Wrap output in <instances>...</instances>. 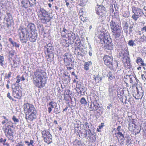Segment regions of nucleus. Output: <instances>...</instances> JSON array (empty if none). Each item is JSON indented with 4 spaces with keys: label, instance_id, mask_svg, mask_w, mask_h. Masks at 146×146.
<instances>
[{
    "label": "nucleus",
    "instance_id": "1",
    "mask_svg": "<svg viewBox=\"0 0 146 146\" xmlns=\"http://www.w3.org/2000/svg\"><path fill=\"white\" fill-rule=\"evenodd\" d=\"M33 74V81L35 85L38 88L43 87L46 80V73L42 70L38 69L34 72Z\"/></svg>",
    "mask_w": 146,
    "mask_h": 146
},
{
    "label": "nucleus",
    "instance_id": "2",
    "mask_svg": "<svg viewBox=\"0 0 146 146\" xmlns=\"http://www.w3.org/2000/svg\"><path fill=\"white\" fill-rule=\"evenodd\" d=\"M19 34L20 35V40L22 43H26L27 41V36L29 40L31 42L36 41L37 38V32H29L26 28L21 27L19 29Z\"/></svg>",
    "mask_w": 146,
    "mask_h": 146
},
{
    "label": "nucleus",
    "instance_id": "3",
    "mask_svg": "<svg viewBox=\"0 0 146 146\" xmlns=\"http://www.w3.org/2000/svg\"><path fill=\"white\" fill-rule=\"evenodd\" d=\"M115 16L112 17L111 20L110 22V27L112 33H113L114 40L115 41L119 42L123 38L121 35L122 29L116 23V20H115Z\"/></svg>",
    "mask_w": 146,
    "mask_h": 146
},
{
    "label": "nucleus",
    "instance_id": "4",
    "mask_svg": "<svg viewBox=\"0 0 146 146\" xmlns=\"http://www.w3.org/2000/svg\"><path fill=\"white\" fill-rule=\"evenodd\" d=\"M38 15L41 22L44 24H47L50 20V14L43 8H40Z\"/></svg>",
    "mask_w": 146,
    "mask_h": 146
},
{
    "label": "nucleus",
    "instance_id": "5",
    "mask_svg": "<svg viewBox=\"0 0 146 146\" xmlns=\"http://www.w3.org/2000/svg\"><path fill=\"white\" fill-rule=\"evenodd\" d=\"M100 41L103 45L104 44V47L106 49L109 50L112 49L113 44L112 43V40L109 37V35L104 36L101 39Z\"/></svg>",
    "mask_w": 146,
    "mask_h": 146
},
{
    "label": "nucleus",
    "instance_id": "6",
    "mask_svg": "<svg viewBox=\"0 0 146 146\" xmlns=\"http://www.w3.org/2000/svg\"><path fill=\"white\" fill-rule=\"evenodd\" d=\"M89 109L90 111H98V112L99 113L102 111L103 108L102 107L100 106L96 100H94L91 102Z\"/></svg>",
    "mask_w": 146,
    "mask_h": 146
},
{
    "label": "nucleus",
    "instance_id": "7",
    "mask_svg": "<svg viewBox=\"0 0 146 146\" xmlns=\"http://www.w3.org/2000/svg\"><path fill=\"white\" fill-rule=\"evenodd\" d=\"M24 110L26 111V113H37V110L33 105L27 103L23 105Z\"/></svg>",
    "mask_w": 146,
    "mask_h": 146
},
{
    "label": "nucleus",
    "instance_id": "8",
    "mask_svg": "<svg viewBox=\"0 0 146 146\" xmlns=\"http://www.w3.org/2000/svg\"><path fill=\"white\" fill-rule=\"evenodd\" d=\"M113 58L112 56L105 55L103 58L104 64L110 69H112L113 67Z\"/></svg>",
    "mask_w": 146,
    "mask_h": 146
},
{
    "label": "nucleus",
    "instance_id": "9",
    "mask_svg": "<svg viewBox=\"0 0 146 146\" xmlns=\"http://www.w3.org/2000/svg\"><path fill=\"white\" fill-rule=\"evenodd\" d=\"M96 11L97 14L102 17L105 15L106 13L105 8L102 5H100L96 7Z\"/></svg>",
    "mask_w": 146,
    "mask_h": 146
},
{
    "label": "nucleus",
    "instance_id": "10",
    "mask_svg": "<svg viewBox=\"0 0 146 146\" xmlns=\"http://www.w3.org/2000/svg\"><path fill=\"white\" fill-rule=\"evenodd\" d=\"M125 66L127 68L131 67L130 58L127 56H124L122 58Z\"/></svg>",
    "mask_w": 146,
    "mask_h": 146
},
{
    "label": "nucleus",
    "instance_id": "11",
    "mask_svg": "<svg viewBox=\"0 0 146 146\" xmlns=\"http://www.w3.org/2000/svg\"><path fill=\"white\" fill-rule=\"evenodd\" d=\"M13 90L12 94L13 97L15 98L20 99L22 96L21 91L17 90L16 88H13Z\"/></svg>",
    "mask_w": 146,
    "mask_h": 146
},
{
    "label": "nucleus",
    "instance_id": "12",
    "mask_svg": "<svg viewBox=\"0 0 146 146\" xmlns=\"http://www.w3.org/2000/svg\"><path fill=\"white\" fill-rule=\"evenodd\" d=\"M4 132L6 137L8 138L9 139L11 140L13 137V132L11 128H5Z\"/></svg>",
    "mask_w": 146,
    "mask_h": 146
},
{
    "label": "nucleus",
    "instance_id": "13",
    "mask_svg": "<svg viewBox=\"0 0 146 146\" xmlns=\"http://www.w3.org/2000/svg\"><path fill=\"white\" fill-rule=\"evenodd\" d=\"M36 117V113H26L25 114V119L28 121H32Z\"/></svg>",
    "mask_w": 146,
    "mask_h": 146
},
{
    "label": "nucleus",
    "instance_id": "14",
    "mask_svg": "<svg viewBox=\"0 0 146 146\" xmlns=\"http://www.w3.org/2000/svg\"><path fill=\"white\" fill-rule=\"evenodd\" d=\"M132 11L134 14L137 15L139 16H141L143 13L142 10L135 7H133Z\"/></svg>",
    "mask_w": 146,
    "mask_h": 146
},
{
    "label": "nucleus",
    "instance_id": "15",
    "mask_svg": "<svg viewBox=\"0 0 146 146\" xmlns=\"http://www.w3.org/2000/svg\"><path fill=\"white\" fill-rule=\"evenodd\" d=\"M48 106V111L49 113H50L52 111V108H53L54 107H57V104L54 102L51 101L49 103Z\"/></svg>",
    "mask_w": 146,
    "mask_h": 146
},
{
    "label": "nucleus",
    "instance_id": "16",
    "mask_svg": "<svg viewBox=\"0 0 146 146\" xmlns=\"http://www.w3.org/2000/svg\"><path fill=\"white\" fill-rule=\"evenodd\" d=\"M44 49L45 51H46L47 53L52 52L53 50V48L52 44L50 43L45 45L44 46Z\"/></svg>",
    "mask_w": 146,
    "mask_h": 146
},
{
    "label": "nucleus",
    "instance_id": "17",
    "mask_svg": "<svg viewBox=\"0 0 146 146\" xmlns=\"http://www.w3.org/2000/svg\"><path fill=\"white\" fill-rule=\"evenodd\" d=\"M64 60L65 64L66 66H70V62H72V60L71 58L68 57L66 54H64Z\"/></svg>",
    "mask_w": 146,
    "mask_h": 146
},
{
    "label": "nucleus",
    "instance_id": "18",
    "mask_svg": "<svg viewBox=\"0 0 146 146\" xmlns=\"http://www.w3.org/2000/svg\"><path fill=\"white\" fill-rule=\"evenodd\" d=\"M123 29L125 33H127L128 31V28L130 26H129V24L128 23L127 21H124L123 23Z\"/></svg>",
    "mask_w": 146,
    "mask_h": 146
},
{
    "label": "nucleus",
    "instance_id": "19",
    "mask_svg": "<svg viewBox=\"0 0 146 146\" xmlns=\"http://www.w3.org/2000/svg\"><path fill=\"white\" fill-rule=\"evenodd\" d=\"M35 27V25L33 24H29L27 26V28L30 29V31H29V32H37L36 28Z\"/></svg>",
    "mask_w": 146,
    "mask_h": 146
},
{
    "label": "nucleus",
    "instance_id": "20",
    "mask_svg": "<svg viewBox=\"0 0 146 146\" xmlns=\"http://www.w3.org/2000/svg\"><path fill=\"white\" fill-rule=\"evenodd\" d=\"M52 136L50 134L45 137V138H44V140L45 142L49 144L52 142Z\"/></svg>",
    "mask_w": 146,
    "mask_h": 146
},
{
    "label": "nucleus",
    "instance_id": "21",
    "mask_svg": "<svg viewBox=\"0 0 146 146\" xmlns=\"http://www.w3.org/2000/svg\"><path fill=\"white\" fill-rule=\"evenodd\" d=\"M77 91H79L80 94L81 95L84 94L85 92V87L83 86L80 85V86L77 88Z\"/></svg>",
    "mask_w": 146,
    "mask_h": 146
},
{
    "label": "nucleus",
    "instance_id": "22",
    "mask_svg": "<svg viewBox=\"0 0 146 146\" xmlns=\"http://www.w3.org/2000/svg\"><path fill=\"white\" fill-rule=\"evenodd\" d=\"M88 133L89 134L91 133V131L90 129L82 131L80 133L81 136L82 138L86 137L87 136V133Z\"/></svg>",
    "mask_w": 146,
    "mask_h": 146
},
{
    "label": "nucleus",
    "instance_id": "23",
    "mask_svg": "<svg viewBox=\"0 0 146 146\" xmlns=\"http://www.w3.org/2000/svg\"><path fill=\"white\" fill-rule=\"evenodd\" d=\"M8 56L9 59H12V57L14 56L15 54V51L14 50L11 49V50H8Z\"/></svg>",
    "mask_w": 146,
    "mask_h": 146
},
{
    "label": "nucleus",
    "instance_id": "24",
    "mask_svg": "<svg viewBox=\"0 0 146 146\" xmlns=\"http://www.w3.org/2000/svg\"><path fill=\"white\" fill-rule=\"evenodd\" d=\"M92 64V62L91 61H89L88 62H85L84 65V70H88L89 69V66L91 65Z\"/></svg>",
    "mask_w": 146,
    "mask_h": 146
},
{
    "label": "nucleus",
    "instance_id": "25",
    "mask_svg": "<svg viewBox=\"0 0 146 146\" xmlns=\"http://www.w3.org/2000/svg\"><path fill=\"white\" fill-rule=\"evenodd\" d=\"M21 3L22 6L24 7L25 8L27 9L28 7V2L29 1L26 0H21Z\"/></svg>",
    "mask_w": 146,
    "mask_h": 146
},
{
    "label": "nucleus",
    "instance_id": "26",
    "mask_svg": "<svg viewBox=\"0 0 146 146\" xmlns=\"http://www.w3.org/2000/svg\"><path fill=\"white\" fill-rule=\"evenodd\" d=\"M136 41H137L139 43H141V42H144L146 41V39L145 38V35H143L141 36L139 39H135Z\"/></svg>",
    "mask_w": 146,
    "mask_h": 146
},
{
    "label": "nucleus",
    "instance_id": "27",
    "mask_svg": "<svg viewBox=\"0 0 146 146\" xmlns=\"http://www.w3.org/2000/svg\"><path fill=\"white\" fill-rule=\"evenodd\" d=\"M117 92V96L119 97H120V96H122L124 93L123 89L121 88H118Z\"/></svg>",
    "mask_w": 146,
    "mask_h": 146
},
{
    "label": "nucleus",
    "instance_id": "28",
    "mask_svg": "<svg viewBox=\"0 0 146 146\" xmlns=\"http://www.w3.org/2000/svg\"><path fill=\"white\" fill-rule=\"evenodd\" d=\"M86 54V51H85L84 50L81 49L79 50L78 52H77V54L81 56H84Z\"/></svg>",
    "mask_w": 146,
    "mask_h": 146
},
{
    "label": "nucleus",
    "instance_id": "29",
    "mask_svg": "<svg viewBox=\"0 0 146 146\" xmlns=\"http://www.w3.org/2000/svg\"><path fill=\"white\" fill-rule=\"evenodd\" d=\"M7 126L5 128H11V127H13V123L11 121H7L6 123Z\"/></svg>",
    "mask_w": 146,
    "mask_h": 146
},
{
    "label": "nucleus",
    "instance_id": "30",
    "mask_svg": "<svg viewBox=\"0 0 146 146\" xmlns=\"http://www.w3.org/2000/svg\"><path fill=\"white\" fill-rule=\"evenodd\" d=\"M42 137L43 139L46 137L48 135H49L50 133L49 132L47 131L46 130H44L42 131L41 132Z\"/></svg>",
    "mask_w": 146,
    "mask_h": 146
},
{
    "label": "nucleus",
    "instance_id": "31",
    "mask_svg": "<svg viewBox=\"0 0 146 146\" xmlns=\"http://www.w3.org/2000/svg\"><path fill=\"white\" fill-rule=\"evenodd\" d=\"M136 62L137 63H140L142 66H144L145 64H144V61L140 57H138L136 60Z\"/></svg>",
    "mask_w": 146,
    "mask_h": 146
},
{
    "label": "nucleus",
    "instance_id": "32",
    "mask_svg": "<svg viewBox=\"0 0 146 146\" xmlns=\"http://www.w3.org/2000/svg\"><path fill=\"white\" fill-rule=\"evenodd\" d=\"M127 76H128V77H129L130 79L131 83H133V81L136 79V78L133 75H129Z\"/></svg>",
    "mask_w": 146,
    "mask_h": 146
},
{
    "label": "nucleus",
    "instance_id": "33",
    "mask_svg": "<svg viewBox=\"0 0 146 146\" xmlns=\"http://www.w3.org/2000/svg\"><path fill=\"white\" fill-rule=\"evenodd\" d=\"M115 136L117 137V136H118L119 137H122V139H123L124 138L123 135L121 133V132L119 131H118L117 133H115L114 134Z\"/></svg>",
    "mask_w": 146,
    "mask_h": 146
},
{
    "label": "nucleus",
    "instance_id": "34",
    "mask_svg": "<svg viewBox=\"0 0 146 146\" xmlns=\"http://www.w3.org/2000/svg\"><path fill=\"white\" fill-rule=\"evenodd\" d=\"M70 36L69 35V37H70V40L74 41L76 39L75 35V34L72 33V34H70Z\"/></svg>",
    "mask_w": 146,
    "mask_h": 146
},
{
    "label": "nucleus",
    "instance_id": "35",
    "mask_svg": "<svg viewBox=\"0 0 146 146\" xmlns=\"http://www.w3.org/2000/svg\"><path fill=\"white\" fill-rule=\"evenodd\" d=\"M12 119L14 122H15V124H17V123L19 122V120L14 115L13 116Z\"/></svg>",
    "mask_w": 146,
    "mask_h": 146
},
{
    "label": "nucleus",
    "instance_id": "36",
    "mask_svg": "<svg viewBox=\"0 0 146 146\" xmlns=\"http://www.w3.org/2000/svg\"><path fill=\"white\" fill-rule=\"evenodd\" d=\"M80 102L82 104H86L87 103L84 97L81 98Z\"/></svg>",
    "mask_w": 146,
    "mask_h": 146
},
{
    "label": "nucleus",
    "instance_id": "37",
    "mask_svg": "<svg viewBox=\"0 0 146 146\" xmlns=\"http://www.w3.org/2000/svg\"><path fill=\"white\" fill-rule=\"evenodd\" d=\"M135 122L134 120H132V121L130 122L129 124V127H131L132 126L133 127H134L135 128Z\"/></svg>",
    "mask_w": 146,
    "mask_h": 146
},
{
    "label": "nucleus",
    "instance_id": "38",
    "mask_svg": "<svg viewBox=\"0 0 146 146\" xmlns=\"http://www.w3.org/2000/svg\"><path fill=\"white\" fill-rule=\"evenodd\" d=\"M31 1H32V3H31L29 1V3L30 6H33L35 5L36 4V0H31Z\"/></svg>",
    "mask_w": 146,
    "mask_h": 146
},
{
    "label": "nucleus",
    "instance_id": "39",
    "mask_svg": "<svg viewBox=\"0 0 146 146\" xmlns=\"http://www.w3.org/2000/svg\"><path fill=\"white\" fill-rule=\"evenodd\" d=\"M4 61V57L3 56L0 55V64L3 66V62Z\"/></svg>",
    "mask_w": 146,
    "mask_h": 146
},
{
    "label": "nucleus",
    "instance_id": "40",
    "mask_svg": "<svg viewBox=\"0 0 146 146\" xmlns=\"http://www.w3.org/2000/svg\"><path fill=\"white\" fill-rule=\"evenodd\" d=\"M139 16L138 15L134 14L132 16V18L135 21H137Z\"/></svg>",
    "mask_w": 146,
    "mask_h": 146
},
{
    "label": "nucleus",
    "instance_id": "41",
    "mask_svg": "<svg viewBox=\"0 0 146 146\" xmlns=\"http://www.w3.org/2000/svg\"><path fill=\"white\" fill-rule=\"evenodd\" d=\"M12 44L14 47H15L17 48H19V44L17 43L16 42L13 41L12 43L11 44Z\"/></svg>",
    "mask_w": 146,
    "mask_h": 146
},
{
    "label": "nucleus",
    "instance_id": "42",
    "mask_svg": "<svg viewBox=\"0 0 146 146\" xmlns=\"http://www.w3.org/2000/svg\"><path fill=\"white\" fill-rule=\"evenodd\" d=\"M136 89H137V90L138 88L137 87L136 88ZM133 96L137 99H138L139 98L140 95L139 94V92L138 91H137V94H135V96Z\"/></svg>",
    "mask_w": 146,
    "mask_h": 146
},
{
    "label": "nucleus",
    "instance_id": "43",
    "mask_svg": "<svg viewBox=\"0 0 146 146\" xmlns=\"http://www.w3.org/2000/svg\"><path fill=\"white\" fill-rule=\"evenodd\" d=\"M7 18L8 19V21L10 20L12 18L11 14L9 13H7Z\"/></svg>",
    "mask_w": 146,
    "mask_h": 146
},
{
    "label": "nucleus",
    "instance_id": "44",
    "mask_svg": "<svg viewBox=\"0 0 146 146\" xmlns=\"http://www.w3.org/2000/svg\"><path fill=\"white\" fill-rule=\"evenodd\" d=\"M57 107H55L54 110V112L56 114H58L60 112V110H58V108Z\"/></svg>",
    "mask_w": 146,
    "mask_h": 146
},
{
    "label": "nucleus",
    "instance_id": "45",
    "mask_svg": "<svg viewBox=\"0 0 146 146\" xmlns=\"http://www.w3.org/2000/svg\"><path fill=\"white\" fill-rule=\"evenodd\" d=\"M128 44L130 46H133L135 44L133 40H130L128 42Z\"/></svg>",
    "mask_w": 146,
    "mask_h": 146
},
{
    "label": "nucleus",
    "instance_id": "46",
    "mask_svg": "<svg viewBox=\"0 0 146 146\" xmlns=\"http://www.w3.org/2000/svg\"><path fill=\"white\" fill-rule=\"evenodd\" d=\"M11 72H10L7 76V73H6L5 74V78H7L8 79H9L11 77Z\"/></svg>",
    "mask_w": 146,
    "mask_h": 146
},
{
    "label": "nucleus",
    "instance_id": "47",
    "mask_svg": "<svg viewBox=\"0 0 146 146\" xmlns=\"http://www.w3.org/2000/svg\"><path fill=\"white\" fill-rule=\"evenodd\" d=\"M7 96L10 100H12L13 101H14V100L12 98L11 96H10V93L9 92L8 93Z\"/></svg>",
    "mask_w": 146,
    "mask_h": 146
},
{
    "label": "nucleus",
    "instance_id": "48",
    "mask_svg": "<svg viewBox=\"0 0 146 146\" xmlns=\"http://www.w3.org/2000/svg\"><path fill=\"white\" fill-rule=\"evenodd\" d=\"M88 0H84L82 2V3H80V5L81 6H84L85 5V4L87 2Z\"/></svg>",
    "mask_w": 146,
    "mask_h": 146
},
{
    "label": "nucleus",
    "instance_id": "49",
    "mask_svg": "<svg viewBox=\"0 0 146 146\" xmlns=\"http://www.w3.org/2000/svg\"><path fill=\"white\" fill-rule=\"evenodd\" d=\"M141 77L142 80L145 81L146 80V74H142L141 75Z\"/></svg>",
    "mask_w": 146,
    "mask_h": 146
},
{
    "label": "nucleus",
    "instance_id": "50",
    "mask_svg": "<svg viewBox=\"0 0 146 146\" xmlns=\"http://www.w3.org/2000/svg\"><path fill=\"white\" fill-rule=\"evenodd\" d=\"M79 50H80V48L79 47L77 46L75 48V54L76 53L77 54V52H78L79 51Z\"/></svg>",
    "mask_w": 146,
    "mask_h": 146
},
{
    "label": "nucleus",
    "instance_id": "51",
    "mask_svg": "<svg viewBox=\"0 0 146 146\" xmlns=\"http://www.w3.org/2000/svg\"><path fill=\"white\" fill-rule=\"evenodd\" d=\"M74 142L75 143H76L78 145H80V140H78L77 139H76L75 141H74Z\"/></svg>",
    "mask_w": 146,
    "mask_h": 146
},
{
    "label": "nucleus",
    "instance_id": "52",
    "mask_svg": "<svg viewBox=\"0 0 146 146\" xmlns=\"http://www.w3.org/2000/svg\"><path fill=\"white\" fill-rule=\"evenodd\" d=\"M52 56V59H50V62H51V61H52V59L53 58H54V56H53V55H52V56H51V54H49L48 55V60L49 58H51V56ZM48 61H49L48 60Z\"/></svg>",
    "mask_w": 146,
    "mask_h": 146
},
{
    "label": "nucleus",
    "instance_id": "53",
    "mask_svg": "<svg viewBox=\"0 0 146 146\" xmlns=\"http://www.w3.org/2000/svg\"><path fill=\"white\" fill-rule=\"evenodd\" d=\"M16 146H25L24 145L23 143H22L21 142L17 143Z\"/></svg>",
    "mask_w": 146,
    "mask_h": 146
},
{
    "label": "nucleus",
    "instance_id": "54",
    "mask_svg": "<svg viewBox=\"0 0 146 146\" xmlns=\"http://www.w3.org/2000/svg\"><path fill=\"white\" fill-rule=\"evenodd\" d=\"M129 28V33L130 34V33H131L132 31V28L131 27V26H130Z\"/></svg>",
    "mask_w": 146,
    "mask_h": 146
},
{
    "label": "nucleus",
    "instance_id": "55",
    "mask_svg": "<svg viewBox=\"0 0 146 146\" xmlns=\"http://www.w3.org/2000/svg\"><path fill=\"white\" fill-rule=\"evenodd\" d=\"M112 105L111 104H109L108 106L107 107V109L110 110V108L112 107Z\"/></svg>",
    "mask_w": 146,
    "mask_h": 146
},
{
    "label": "nucleus",
    "instance_id": "56",
    "mask_svg": "<svg viewBox=\"0 0 146 146\" xmlns=\"http://www.w3.org/2000/svg\"><path fill=\"white\" fill-rule=\"evenodd\" d=\"M101 125L99 126V129H101L103 128V127L104 126V123H101Z\"/></svg>",
    "mask_w": 146,
    "mask_h": 146
},
{
    "label": "nucleus",
    "instance_id": "57",
    "mask_svg": "<svg viewBox=\"0 0 146 146\" xmlns=\"http://www.w3.org/2000/svg\"><path fill=\"white\" fill-rule=\"evenodd\" d=\"M141 31H144L145 32H146V26L143 27V28H141Z\"/></svg>",
    "mask_w": 146,
    "mask_h": 146
},
{
    "label": "nucleus",
    "instance_id": "58",
    "mask_svg": "<svg viewBox=\"0 0 146 146\" xmlns=\"http://www.w3.org/2000/svg\"><path fill=\"white\" fill-rule=\"evenodd\" d=\"M9 41L11 44L14 41L11 38H9Z\"/></svg>",
    "mask_w": 146,
    "mask_h": 146
},
{
    "label": "nucleus",
    "instance_id": "59",
    "mask_svg": "<svg viewBox=\"0 0 146 146\" xmlns=\"http://www.w3.org/2000/svg\"><path fill=\"white\" fill-rule=\"evenodd\" d=\"M117 13H114V15L112 17H113L114 16H115V20H116V19H117Z\"/></svg>",
    "mask_w": 146,
    "mask_h": 146
},
{
    "label": "nucleus",
    "instance_id": "60",
    "mask_svg": "<svg viewBox=\"0 0 146 146\" xmlns=\"http://www.w3.org/2000/svg\"><path fill=\"white\" fill-rule=\"evenodd\" d=\"M68 31L65 28H63V30L62 31V32H64L65 33H66V31L67 32Z\"/></svg>",
    "mask_w": 146,
    "mask_h": 146
},
{
    "label": "nucleus",
    "instance_id": "61",
    "mask_svg": "<svg viewBox=\"0 0 146 146\" xmlns=\"http://www.w3.org/2000/svg\"><path fill=\"white\" fill-rule=\"evenodd\" d=\"M112 76L111 75V72H108V76L109 77L110 76Z\"/></svg>",
    "mask_w": 146,
    "mask_h": 146
},
{
    "label": "nucleus",
    "instance_id": "62",
    "mask_svg": "<svg viewBox=\"0 0 146 146\" xmlns=\"http://www.w3.org/2000/svg\"><path fill=\"white\" fill-rule=\"evenodd\" d=\"M34 142L33 140H31L30 141V145H32L34 143Z\"/></svg>",
    "mask_w": 146,
    "mask_h": 146
},
{
    "label": "nucleus",
    "instance_id": "63",
    "mask_svg": "<svg viewBox=\"0 0 146 146\" xmlns=\"http://www.w3.org/2000/svg\"><path fill=\"white\" fill-rule=\"evenodd\" d=\"M25 143H27V145L28 146H29L30 145V142L27 141H25Z\"/></svg>",
    "mask_w": 146,
    "mask_h": 146
},
{
    "label": "nucleus",
    "instance_id": "64",
    "mask_svg": "<svg viewBox=\"0 0 146 146\" xmlns=\"http://www.w3.org/2000/svg\"><path fill=\"white\" fill-rule=\"evenodd\" d=\"M109 79L110 80H111L113 79V77L112 76H110L109 77Z\"/></svg>",
    "mask_w": 146,
    "mask_h": 146
}]
</instances>
